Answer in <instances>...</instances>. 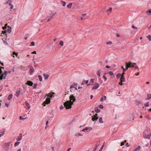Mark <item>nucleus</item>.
<instances>
[{
    "label": "nucleus",
    "instance_id": "obj_35",
    "mask_svg": "<svg viewBox=\"0 0 151 151\" xmlns=\"http://www.w3.org/2000/svg\"><path fill=\"white\" fill-rule=\"evenodd\" d=\"M4 134V132H0V137L3 136Z\"/></svg>",
    "mask_w": 151,
    "mask_h": 151
},
{
    "label": "nucleus",
    "instance_id": "obj_42",
    "mask_svg": "<svg viewBox=\"0 0 151 151\" xmlns=\"http://www.w3.org/2000/svg\"><path fill=\"white\" fill-rule=\"evenodd\" d=\"M148 39L150 41H151V35H149L147 37Z\"/></svg>",
    "mask_w": 151,
    "mask_h": 151
},
{
    "label": "nucleus",
    "instance_id": "obj_20",
    "mask_svg": "<svg viewBox=\"0 0 151 151\" xmlns=\"http://www.w3.org/2000/svg\"><path fill=\"white\" fill-rule=\"evenodd\" d=\"M151 98V94L149 95L148 94H147V98H146V100H149Z\"/></svg>",
    "mask_w": 151,
    "mask_h": 151
},
{
    "label": "nucleus",
    "instance_id": "obj_29",
    "mask_svg": "<svg viewBox=\"0 0 151 151\" xmlns=\"http://www.w3.org/2000/svg\"><path fill=\"white\" fill-rule=\"evenodd\" d=\"M12 55L13 56V57L14 58L15 57L14 56V55H15L16 57L18 55V54L17 53H16L15 52H14L12 54Z\"/></svg>",
    "mask_w": 151,
    "mask_h": 151
},
{
    "label": "nucleus",
    "instance_id": "obj_56",
    "mask_svg": "<svg viewBox=\"0 0 151 151\" xmlns=\"http://www.w3.org/2000/svg\"><path fill=\"white\" fill-rule=\"evenodd\" d=\"M106 68H110V67L109 65H107L106 66Z\"/></svg>",
    "mask_w": 151,
    "mask_h": 151
},
{
    "label": "nucleus",
    "instance_id": "obj_11",
    "mask_svg": "<svg viewBox=\"0 0 151 151\" xmlns=\"http://www.w3.org/2000/svg\"><path fill=\"white\" fill-rule=\"evenodd\" d=\"M26 84H27L29 86H32L33 85V83L31 81H28L25 83Z\"/></svg>",
    "mask_w": 151,
    "mask_h": 151
},
{
    "label": "nucleus",
    "instance_id": "obj_23",
    "mask_svg": "<svg viewBox=\"0 0 151 151\" xmlns=\"http://www.w3.org/2000/svg\"><path fill=\"white\" fill-rule=\"evenodd\" d=\"M107 74H109V75L110 76H114V73L111 71H110L108 72Z\"/></svg>",
    "mask_w": 151,
    "mask_h": 151
},
{
    "label": "nucleus",
    "instance_id": "obj_37",
    "mask_svg": "<svg viewBox=\"0 0 151 151\" xmlns=\"http://www.w3.org/2000/svg\"><path fill=\"white\" fill-rule=\"evenodd\" d=\"M59 44L61 46H63L64 45L63 42V41H60L59 42Z\"/></svg>",
    "mask_w": 151,
    "mask_h": 151
},
{
    "label": "nucleus",
    "instance_id": "obj_61",
    "mask_svg": "<svg viewBox=\"0 0 151 151\" xmlns=\"http://www.w3.org/2000/svg\"><path fill=\"white\" fill-rule=\"evenodd\" d=\"M15 68L14 67H13L12 69V71L14 72L15 71Z\"/></svg>",
    "mask_w": 151,
    "mask_h": 151
},
{
    "label": "nucleus",
    "instance_id": "obj_6",
    "mask_svg": "<svg viewBox=\"0 0 151 151\" xmlns=\"http://www.w3.org/2000/svg\"><path fill=\"white\" fill-rule=\"evenodd\" d=\"M5 32H7L8 33H11V28L9 26H8L7 28L5 30Z\"/></svg>",
    "mask_w": 151,
    "mask_h": 151
},
{
    "label": "nucleus",
    "instance_id": "obj_26",
    "mask_svg": "<svg viewBox=\"0 0 151 151\" xmlns=\"http://www.w3.org/2000/svg\"><path fill=\"white\" fill-rule=\"evenodd\" d=\"M135 63H132L131 62V63H130V66H131V67H134L136 65Z\"/></svg>",
    "mask_w": 151,
    "mask_h": 151
},
{
    "label": "nucleus",
    "instance_id": "obj_5",
    "mask_svg": "<svg viewBox=\"0 0 151 151\" xmlns=\"http://www.w3.org/2000/svg\"><path fill=\"white\" fill-rule=\"evenodd\" d=\"M99 86V84L98 83H96L92 88V89H97Z\"/></svg>",
    "mask_w": 151,
    "mask_h": 151
},
{
    "label": "nucleus",
    "instance_id": "obj_12",
    "mask_svg": "<svg viewBox=\"0 0 151 151\" xmlns=\"http://www.w3.org/2000/svg\"><path fill=\"white\" fill-rule=\"evenodd\" d=\"M29 67L30 68V69L29 70L30 73V74H31L32 73H33L34 72V69L31 66H29Z\"/></svg>",
    "mask_w": 151,
    "mask_h": 151
},
{
    "label": "nucleus",
    "instance_id": "obj_36",
    "mask_svg": "<svg viewBox=\"0 0 151 151\" xmlns=\"http://www.w3.org/2000/svg\"><path fill=\"white\" fill-rule=\"evenodd\" d=\"M38 77L39 78L40 81H42V76L41 75H40L38 76Z\"/></svg>",
    "mask_w": 151,
    "mask_h": 151
},
{
    "label": "nucleus",
    "instance_id": "obj_25",
    "mask_svg": "<svg viewBox=\"0 0 151 151\" xmlns=\"http://www.w3.org/2000/svg\"><path fill=\"white\" fill-rule=\"evenodd\" d=\"M61 4L63 6H65L66 5V3L65 2L62 0L61 1Z\"/></svg>",
    "mask_w": 151,
    "mask_h": 151
},
{
    "label": "nucleus",
    "instance_id": "obj_55",
    "mask_svg": "<svg viewBox=\"0 0 151 151\" xmlns=\"http://www.w3.org/2000/svg\"><path fill=\"white\" fill-rule=\"evenodd\" d=\"M124 145V142H122L121 143V146H122Z\"/></svg>",
    "mask_w": 151,
    "mask_h": 151
},
{
    "label": "nucleus",
    "instance_id": "obj_59",
    "mask_svg": "<svg viewBox=\"0 0 151 151\" xmlns=\"http://www.w3.org/2000/svg\"><path fill=\"white\" fill-rule=\"evenodd\" d=\"M118 76H119V77L120 76H121V74H118L116 76L117 77H118Z\"/></svg>",
    "mask_w": 151,
    "mask_h": 151
},
{
    "label": "nucleus",
    "instance_id": "obj_2",
    "mask_svg": "<svg viewBox=\"0 0 151 151\" xmlns=\"http://www.w3.org/2000/svg\"><path fill=\"white\" fill-rule=\"evenodd\" d=\"M56 14L57 12H51L47 15L46 17L43 20V21L47 22H48L53 18V17Z\"/></svg>",
    "mask_w": 151,
    "mask_h": 151
},
{
    "label": "nucleus",
    "instance_id": "obj_13",
    "mask_svg": "<svg viewBox=\"0 0 151 151\" xmlns=\"http://www.w3.org/2000/svg\"><path fill=\"white\" fill-rule=\"evenodd\" d=\"M120 81L122 82H125V78L124 76L121 75Z\"/></svg>",
    "mask_w": 151,
    "mask_h": 151
},
{
    "label": "nucleus",
    "instance_id": "obj_62",
    "mask_svg": "<svg viewBox=\"0 0 151 151\" xmlns=\"http://www.w3.org/2000/svg\"><path fill=\"white\" fill-rule=\"evenodd\" d=\"M2 28H3V29H4V30H5V29H6V27H2Z\"/></svg>",
    "mask_w": 151,
    "mask_h": 151
},
{
    "label": "nucleus",
    "instance_id": "obj_9",
    "mask_svg": "<svg viewBox=\"0 0 151 151\" xmlns=\"http://www.w3.org/2000/svg\"><path fill=\"white\" fill-rule=\"evenodd\" d=\"M88 130H90V128L88 127H86L85 128L83 129L81 131L85 132H86Z\"/></svg>",
    "mask_w": 151,
    "mask_h": 151
},
{
    "label": "nucleus",
    "instance_id": "obj_52",
    "mask_svg": "<svg viewBox=\"0 0 151 151\" xmlns=\"http://www.w3.org/2000/svg\"><path fill=\"white\" fill-rule=\"evenodd\" d=\"M63 106H61L60 107V109L62 110L63 109Z\"/></svg>",
    "mask_w": 151,
    "mask_h": 151
},
{
    "label": "nucleus",
    "instance_id": "obj_64",
    "mask_svg": "<svg viewBox=\"0 0 151 151\" xmlns=\"http://www.w3.org/2000/svg\"><path fill=\"white\" fill-rule=\"evenodd\" d=\"M147 110L151 112V109H148Z\"/></svg>",
    "mask_w": 151,
    "mask_h": 151
},
{
    "label": "nucleus",
    "instance_id": "obj_4",
    "mask_svg": "<svg viewBox=\"0 0 151 151\" xmlns=\"http://www.w3.org/2000/svg\"><path fill=\"white\" fill-rule=\"evenodd\" d=\"M147 131H145L143 133V137L145 138L150 139L151 137V134L149 133L147 134Z\"/></svg>",
    "mask_w": 151,
    "mask_h": 151
},
{
    "label": "nucleus",
    "instance_id": "obj_38",
    "mask_svg": "<svg viewBox=\"0 0 151 151\" xmlns=\"http://www.w3.org/2000/svg\"><path fill=\"white\" fill-rule=\"evenodd\" d=\"M149 102H147V103L145 104L144 105V106L145 107H147L149 106Z\"/></svg>",
    "mask_w": 151,
    "mask_h": 151
},
{
    "label": "nucleus",
    "instance_id": "obj_63",
    "mask_svg": "<svg viewBox=\"0 0 151 151\" xmlns=\"http://www.w3.org/2000/svg\"><path fill=\"white\" fill-rule=\"evenodd\" d=\"M122 82L121 81L119 83V84L121 85H122Z\"/></svg>",
    "mask_w": 151,
    "mask_h": 151
},
{
    "label": "nucleus",
    "instance_id": "obj_32",
    "mask_svg": "<svg viewBox=\"0 0 151 151\" xmlns=\"http://www.w3.org/2000/svg\"><path fill=\"white\" fill-rule=\"evenodd\" d=\"M112 10V8L111 7L109 9L107 10V13L108 14H109L111 11Z\"/></svg>",
    "mask_w": 151,
    "mask_h": 151
},
{
    "label": "nucleus",
    "instance_id": "obj_47",
    "mask_svg": "<svg viewBox=\"0 0 151 151\" xmlns=\"http://www.w3.org/2000/svg\"><path fill=\"white\" fill-rule=\"evenodd\" d=\"M37 85V84H35L33 86V88H36Z\"/></svg>",
    "mask_w": 151,
    "mask_h": 151
},
{
    "label": "nucleus",
    "instance_id": "obj_19",
    "mask_svg": "<svg viewBox=\"0 0 151 151\" xmlns=\"http://www.w3.org/2000/svg\"><path fill=\"white\" fill-rule=\"evenodd\" d=\"M141 147L140 146H138L137 147H136L133 151H137L139 150Z\"/></svg>",
    "mask_w": 151,
    "mask_h": 151
},
{
    "label": "nucleus",
    "instance_id": "obj_46",
    "mask_svg": "<svg viewBox=\"0 0 151 151\" xmlns=\"http://www.w3.org/2000/svg\"><path fill=\"white\" fill-rule=\"evenodd\" d=\"M26 118H22V116H20V117H19V119L20 120H24V119H26Z\"/></svg>",
    "mask_w": 151,
    "mask_h": 151
},
{
    "label": "nucleus",
    "instance_id": "obj_28",
    "mask_svg": "<svg viewBox=\"0 0 151 151\" xmlns=\"http://www.w3.org/2000/svg\"><path fill=\"white\" fill-rule=\"evenodd\" d=\"M72 4L71 3H69L67 5V7L68 8H71L72 6Z\"/></svg>",
    "mask_w": 151,
    "mask_h": 151
},
{
    "label": "nucleus",
    "instance_id": "obj_57",
    "mask_svg": "<svg viewBox=\"0 0 151 151\" xmlns=\"http://www.w3.org/2000/svg\"><path fill=\"white\" fill-rule=\"evenodd\" d=\"M127 70L125 69V68H123V72H125L126 70Z\"/></svg>",
    "mask_w": 151,
    "mask_h": 151
},
{
    "label": "nucleus",
    "instance_id": "obj_8",
    "mask_svg": "<svg viewBox=\"0 0 151 151\" xmlns=\"http://www.w3.org/2000/svg\"><path fill=\"white\" fill-rule=\"evenodd\" d=\"M130 63H131V62H129L128 63H126V68H125L127 70L130 67H131L130 66Z\"/></svg>",
    "mask_w": 151,
    "mask_h": 151
},
{
    "label": "nucleus",
    "instance_id": "obj_44",
    "mask_svg": "<svg viewBox=\"0 0 151 151\" xmlns=\"http://www.w3.org/2000/svg\"><path fill=\"white\" fill-rule=\"evenodd\" d=\"M75 135L76 136H82V134H81L80 133H78L76 134Z\"/></svg>",
    "mask_w": 151,
    "mask_h": 151
},
{
    "label": "nucleus",
    "instance_id": "obj_18",
    "mask_svg": "<svg viewBox=\"0 0 151 151\" xmlns=\"http://www.w3.org/2000/svg\"><path fill=\"white\" fill-rule=\"evenodd\" d=\"M18 138L17 139V141H20L21 140L22 137V134H20L19 137H18Z\"/></svg>",
    "mask_w": 151,
    "mask_h": 151
},
{
    "label": "nucleus",
    "instance_id": "obj_41",
    "mask_svg": "<svg viewBox=\"0 0 151 151\" xmlns=\"http://www.w3.org/2000/svg\"><path fill=\"white\" fill-rule=\"evenodd\" d=\"M98 146V145H97L96 144L95 145V147L94 148V150L93 151H95L96 150V149Z\"/></svg>",
    "mask_w": 151,
    "mask_h": 151
},
{
    "label": "nucleus",
    "instance_id": "obj_33",
    "mask_svg": "<svg viewBox=\"0 0 151 151\" xmlns=\"http://www.w3.org/2000/svg\"><path fill=\"white\" fill-rule=\"evenodd\" d=\"M99 122L101 123H103L104 122L103 121L102 118V117H100L99 118Z\"/></svg>",
    "mask_w": 151,
    "mask_h": 151
},
{
    "label": "nucleus",
    "instance_id": "obj_45",
    "mask_svg": "<svg viewBox=\"0 0 151 151\" xmlns=\"http://www.w3.org/2000/svg\"><path fill=\"white\" fill-rule=\"evenodd\" d=\"M99 108L101 109H102L104 108L103 106L101 105H100L99 106Z\"/></svg>",
    "mask_w": 151,
    "mask_h": 151
},
{
    "label": "nucleus",
    "instance_id": "obj_7",
    "mask_svg": "<svg viewBox=\"0 0 151 151\" xmlns=\"http://www.w3.org/2000/svg\"><path fill=\"white\" fill-rule=\"evenodd\" d=\"M77 85V84L76 83H73L72 85H71L70 86V91L71 92H72V91H73V88H74V86H76Z\"/></svg>",
    "mask_w": 151,
    "mask_h": 151
},
{
    "label": "nucleus",
    "instance_id": "obj_14",
    "mask_svg": "<svg viewBox=\"0 0 151 151\" xmlns=\"http://www.w3.org/2000/svg\"><path fill=\"white\" fill-rule=\"evenodd\" d=\"M50 99L49 98H47L46 100L44 101V103L46 104H48L50 103Z\"/></svg>",
    "mask_w": 151,
    "mask_h": 151
},
{
    "label": "nucleus",
    "instance_id": "obj_43",
    "mask_svg": "<svg viewBox=\"0 0 151 151\" xmlns=\"http://www.w3.org/2000/svg\"><path fill=\"white\" fill-rule=\"evenodd\" d=\"M35 42H31L30 46H33L35 45Z\"/></svg>",
    "mask_w": 151,
    "mask_h": 151
},
{
    "label": "nucleus",
    "instance_id": "obj_15",
    "mask_svg": "<svg viewBox=\"0 0 151 151\" xmlns=\"http://www.w3.org/2000/svg\"><path fill=\"white\" fill-rule=\"evenodd\" d=\"M25 104L27 107L28 108L27 110H28L30 108L29 104L27 101H25Z\"/></svg>",
    "mask_w": 151,
    "mask_h": 151
},
{
    "label": "nucleus",
    "instance_id": "obj_31",
    "mask_svg": "<svg viewBox=\"0 0 151 151\" xmlns=\"http://www.w3.org/2000/svg\"><path fill=\"white\" fill-rule=\"evenodd\" d=\"M97 74L99 77H100L101 76V73L100 70H98L96 72Z\"/></svg>",
    "mask_w": 151,
    "mask_h": 151
},
{
    "label": "nucleus",
    "instance_id": "obj_22",
    "mask_svg": "<svg viewBox=\"0 0 151 151\" xmlns=\"http://www.w3.org/2000/svg\"><path fill=\"white\" fill-rule=\"evenodd\" d=\"M13 96V95L12 94H10L9 95L8 97V99L10 100L11 99Z\"/></svg>",
    "mask_w": 151,
    "mask_h": 151
},
{
    "label": "nucleus",
    "instance_id": "obj_24",
    "mask_svg": "<svg viewBox=\"0 0 151 151\" xmlns=\"http://www.w3.org/2000/svg\"><path fill=\"white\" fill-rule=\"evenodd\" d=\"M43 75L45 80H46L48 78L49 76L47 74L44 73L43 74Z\"/></svg>",
    "mask_w": 151,
    "mask_h": 151
},
{
    "label": "nucleus",
    "instance_id": "obj_40",
    "mask_svg": "<svg viewBox=\"0 0 151 151\" xmlns=\"http://www.w3.org/2000/svg\"><path fill=\"white\" fill-rule=\"evenodd\" d=\"M12 1L10 0H8L6 3V4H9V3H11Z\"/></svg>",
    "mask_w": 151,
    "mask_h": 151
},
{
    "label": "nucleus",
    "instance_id": "obj_21",
    "mask_svg": "<svg viewBox=\"0 0 151 151\" xmlns=\"http://www.w3.org/2000/svg\"><path fill=\"white\" fill-rule=\"evenodd\" d=\"M88 81H85L83 80L81 83V85H83L84 84H87L88 83Z\"/></svg>",
    "mask_w": 151,
    "mask_h": 151
},
{
    "label": "nucleus",
    "instance_id": "obj_39",
    "mask_svg": "<svg viewBox=\"0 0 151 151\" xmlns=\"http://www.w3.org/2000/svg\"><path fill=\"white\" fill-rule=\"evenodd\" d=\"M19 143H20V142H16L14 144V147H15L18 146V145H19Z\"/></svg>",
    "mask_w": 151,
    "mask_h": 151
},
{
    "label": "nucleus",
    "instance_id": "obj_34",
    "mask_svg": "<svg viewBox=\"0 0 151 151\" xmlns=\"http://www.w3.org/2000/svg\"><path fill=\"white\" fill-rule=\"evenodd\" d=\"M104 97V98L105 100H106V96H104L101 98L100 101H101L102 102L103 101V98Z\"/></svg>",
    "mask_w": 151,
    "mask_h": 151
},
{
    "label": "nucleus",
    "instance_id": "obj_51",
    "mask_svg": "<svg viewBox=\"0 0 151 151\" xmlns=\"http://www.w3.org/2000/svg\"><path fill=\"white\" fill-rule=\"evenodd\" d=\"M132 27L134 29H137V28L135 26H134V25H132Z\"/></svg>",
    "mask_w": 151,
    "mask_h": 151
},
{
    "label": "nucleus",
    "instance_id": "obj_1",
    "mask_svg": "<svg viewBox=\"0 0 151 151\" xmlns=\"http://www.w3.org/2000/svg\"><path fill=\"white\" fill-rule=\"evenodd\" d=\"M74 95V94L71 95L69 97L70 100L64 103V106L66 109H69L71 108V106L73 104V103L76 101V99Z\"/></svg>",
    "mask_w": 151,
    "mask_h": 151
},
{
    "label": "nucleus",
    "instance_id": "obj_30",
    "mask_svg": "<svg viewBox=\"0 0 151 151\" xmlns=\"http://www.w3.org/2000/svg\"><path fill=\"white\" fill-rule=\"evenodd\" d=\"M147 14L148 15H150L151 14V9H149L147 12Z\"/></svg>",
    "mask_w": 151,
    "mask_h": 151
},
{
    "label": "nucleus",
    "instance_id": "obj_53",
    "mask_svg": "<svg viewBox=\"0 0 151 151\" xmlns=\"http://www.w3.org/2000/svg\"><path fill=\"white\" fill-rule=\"evenodd\" d=\"M3 88V86L2 85L0 86V92L2 90Z\"/></svg>",
    "mask_w": 151,
    "mask_h": 151
},
{
    "label": "nucleus",
    "instance_id": "obj_54",
    "mask_svg": "<svg viewBox=\"0 0 151 151\" xmlns=\"http://www.w3.org/2000/svg\"><path fill=\"white\" fill-rule=\"evenodd\" d=\"M5 106L7 107H9V104H7V103H6L5 104Z\"/></svg>",
    "mask_w": 151,
    "mask_h": 151
},
{
    "label": "nucleus",
    "instance_id": "obj_48",
    "mask_svg": "<svg viewBox=\"0 0 151 151\" xmlns=\"http://www.w3.org/2000/svg\"><path fill=\"white\" fill-rule=\"evenodd\" d=\"M112 42L111 41H109L106 42V44L107 45L111 44Z\"/></svg>",
    "mask_w": 151,
    "mask_h": 151
},
{
    "label": "nucleus",
    "instance_id": "obj_17",
    "mask_svg": "<svg viewBox=\"0 0 151 151\" xmlns=\"http://www.w3.org/2000/svg\"><path fill=\"white\" fill-rule=\"evenodd\" d=\"M21 93V92L20 91H17L16 92V95L17 97H18L19 96L20 94Z\"/></svg>",
    "mask_w": 151,
    "mask_h": 151
},
{
    "label": "nucleus",
    "instance_id": "obj_10",
    "mask_svg": "<svg viewBox=\"0 0 151 151\" xmlns=\"http://www.w3.org/2000/svg\"><path fill=\"white\" fill-rule=\"evenodd\" d=\"M98 114H96L92 118V120L93 121H95L96 120L98 119V117L97 116Z\"/></svg>",
    "mask_w": 151,
    "mask_h": 151
},
{
    "label": "nucleus",
    "instance_id": "obj_49",
    "mask_svg": "<svg viewBox=\"0 0 151 151\" xmlns=\"http://www.w3.org/2000/svg\"><path fill=\"white\" fill-rule=\"evenodd\" d=\"M11 7H10L9 8L10 9V11L13 8V7H14V6L12 5H11V6H10Z\"/></svg>",
    "mask_w": 151,
    "mask_h": 151
},
{
    "label": "nucleus",
    "instance_id": "obj_60",
    "mask_svg": "<svg viewBox=\"0 0 151 151\" xmlns=\"http://www.w3.org/2000/svg\"><path fill=\"white\" fill-rule=\"evenodd\" d=\"M74 90H76V91H77L78 90V89L76 87H74Z\"/></svg>",
    "mask_w": 151,
    "mask_h": 151
},
{
    "label": "nucleus",
    "instance_id": "obj_58",
    "mask_svg": "<svg viewBox=\"0 0 151 151\" xmlns=\"http://www.w3.org/2000/svg\"><path fill=\"white\" fill-rule=\"evenodd\" d=\"M134 67H135V69H137L138 68V67H137V66L136 65Z\"/></svg>",
    "mask_w": 151,
    "mask_h": 151
},
{
    "label": "nucleus",
    "instance_id": "obj_16",
    "mask_svg": "<svg viewBox=\"0 0 151 151\" xmlns=\"http://www.w3.org/2000/svg\"><path fill=\"white\" fill-rule=\"evenodd\" d=\"M54 94V93H52V94H51L50 93H49L47 95V96L48 97H50V98H52L53 96V94Z\"/></svg>",
    "mask_w": 151,
    "mask_h": 151
},
{
    "label": "nucleus",
    "instance_id": "obj_27",
    "mask_svg": "<svg viewBox=\"0 0 151 151\" xmlns=\"http://www.w3.org/2000/svg\"><path fill=\"white\" fill-rule=\"evenodd\" d=\"M95 111L96 113H99L100 111V110L98 109V107H96L95 108Z\"/></svg>",
    "mask_w": 151,
    "mask_h": 151
},
{
    "label": "nucleus",
    "instance_id": "obj_3",
    "mask_svg": "<svg viewBox=\"0 0 151 151\" xmlns=\"http://www.w3.org/2000/svg\"><path fill=\"white\" fill-rule=\"evenodd\" d=\"M11 142L4 143L2 146V148L5 151H9V149Z\"/></svg>",
    "mask_w": 151,
    "mask_h": 151
},
{
    "label": "nucleus",
    "instance_id": "obj_50",
    "mask_svg": "<svg viewBox=\"0 0 151 151\" xmlns=\"http://www.w3.org/2000/svg\"><path fill=\"white\" fill-rule=\"evenodd\" d=\"M103 78H104V81H106V80H107V78L106 77L104 76H103Z\"/></svg>",
    "mask_w": 151,
    "mask_h": 151
}]
</instances>
